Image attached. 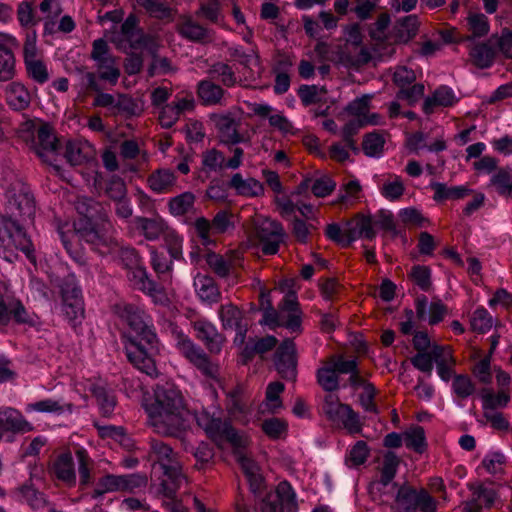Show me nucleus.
Masks as SVG:
<instances>
[{
  "label": "nucleus",
  "mask_w": 512,
  "mask_h": 512,
  "mask_svg": "<svg viewBox=\"0 0 512 512\" xmlns=\"http://www.w3.org/2000/svg\"><path fill=\"white\" fill-rule=\"evenodd\" d=\"M489 187H492L500 196L512 198L511 168H498L490 179Z\"/></svg>",
  "instance_id": "37998d69"
},
{
  "label": "nucleus",
  "mask_w": 512,
  "mask_h": 512,
  "mask_svg": "<svg viewBox=\"0 0 512 512\" xmlns=\"http://www.w3.org/2000/svg\"><path fill=\"white\" fill-rule=\"evenodd\" d=\"M149 423L155 432L165 436H178L186 427L188 410L178 388L166 383L158 385L154 401L146 406Z\"/></svg>",
  "instance_id": "f03ea898"
},
{
  "label": "nucleus",
  "mask_w": 512,
  "mask_h": 512,
  "mask_svg": "<svg viewBox=\"0 0 512 512\" xmlns=\"http://www.w3.org/2000/svg\"><path fill=\"white\" fill-rule=\"evenodd\" d=\"M385 139L378 132L368 133L364 136L362 149L369 157H379L384 150Z\"/></svg>",
  "instance_id": "0e129e2a"
},
{
  "label": "nucleus",
  "mask_w": 512,
  "mask_h": 512,
  "mask_svg": "<svg viewBox=\"0 0 512 512\" xmlns=\"http://www.w3.org/2000/svg\"><path fill=\"white\" fill-rule=\"evenodd\" d=\"M202 170L204 172H217L226 167L227 161L223 152L216 148L207 149L202 152Z\"/></svg>",
  "instance_id": "5fc2aeb1"
},
{
  "label": "nucleus",
  "mask_w": 512,
  "mask_h": 512,
  "mask_svg": "<svg viewBox=\"0 0 512 512\" xmlns=\"http://www.w3.org/2000/svg\"><path fill=\"white\" fill-rule=\"evenodd\" d=\"M115 309L131 330L125 343L128 361L146 375L157 377L158 370L153 356L157 350L158 338L150 317L133 304H119Z\"/></svg>",
  "instance_id": "f257e3e1"
},
{
  "label": "nucleus",
  "mask_w": 512,
  "mask_h": 512,
  "mask_svg": "<svg viewBox=\"0 0 512 512\" xmlns=\"http://www.w3.org/2000/svg\"><path fill=\"white\" fill-rule=\"evenodd\" d=\"M467 27L471 32L468 39L484 37L490 29L488 18L482 13H470L467 17Z\"/></svg>",
  "instance_id": "680f3d73"
},
{
  "label": "nucleus",
  "mask_w": 512,
  "mask_h": 512,
  "mask_svg": "<svg viewBox=\"0 0 512 512\" xmlns=\"http://www.w3.org/2000/svg\"><path fill=\"white\" fill-rule=\"evenodd\" d=\"M98 203L92 199H86L77 203L78 212L83 215L74 223L73 229L58 231L64 248L70 256L77 262L83 261V255L78 247V241L83 240L90 244L94 249H100L107 246L106 238L94 226L92 218L94 217L95 208Z\"/></svg>",
  "instance_id": "7ed1b4c3"
},
{
  "label": "nucleus",
  "mask_w": 512,
  "mask_h": 512,
  "mask_svg": "<svg viewBox=\"0 0 512 512\" xmlns=\"http://www.w3.org/2000/svg\"><path fill=\"white\" fill-rule=\"evenodd\" d=\"M64 156L70 165L80 166L94 158V149L87 141H68Z\"/></svg>",
  "instance_id": "473e14b6"
},
{
  "label": "nucleus",
  "mask_w": 512,
  "mask_h": 512,
  "mask_svg": "<svg viewBox=\"0 0 512 512\" xmlns=\"http://www.w3.org/2000/svg\"><path fill=\"white\" fill-rule=\"evenodd\" d=\"M31 247L30 239L17 221L0 214V256L13 262L17 258V251L29 255Z\"/></svg>",
  "instance_id": "0eeeda50"
},
{
  "label": "nucleus",
  "mask_w": 512,
  "mask_h": 512,
  "mask_svg": "<svg viewBox=\"0 0 512 512\" xmlns=\"http://www.w3.org/2000/svg\"><path fill=\"white\" fill-rule=\"evenodd\" d=\"M96 68L99 72L101 80L108 81L110 84L115 85L120 77V69L116 65L114 57H109L96 62Z\"/></svg>",
  "instance_id": "052dcab7"
},
{
  "label": "nucleus",
  "mask_w": 512,
  "mask_h": 512,
  "mask_svg": "<svg viewBox=\"0 0 512 512\" xmlns=\"http://www.w3.org/2000/svg\"><path fill=\"white\" fill-rule=\"evenodd\" d=\"M346 225L351 244L357 239L372 240L376 236L374 221L370 215L358 213Z\"/></svg>",
  "instance_id": "c85d7f7f"
},
{
  "label": "nucleus",
  "mask_w": 512,
  "mask_h": 512,
  "mask_svg": "<svg viewBox=\"0 0 512 512\" xmlns=\"http://www.w3.org/2000/svg\"><path fill=\"white\" fill-rule=\"evenodd\" d=\"M36 30L25 33L22 57L26 77L38 85H44L50 79V72L43 51L37 45Z\"/></svg>",
  "instance_id": "6e6552de"
},
{
  "label": "nucleus",
  "mask_w": 512,
  "mask_h": 512,
  "mask_svg": "<svg viewBox=\"0 0 512 512\" xmlns=\"http://www.w3.org/2000/svg\"><path fill=\"white\" fill-rule=\"evenodd\" d=\"M25 410L26 412L53 413L59 415L65 410L72 412L73 405L71 403L62 404L59 400L46 398L27 404Z\"/></svg>",
  "instance_id": "49530a36"
},
{
  "label": "nucleus",
  "mask_w": 512,
  "mask_h": 512,
  "mask_svg": "<svg viewBox=\"0 0 512 512\" xmlns=\"http://www.w3.org/2000/svg\"><path fill=\"white\" fill-rule=\"evenodd\" d=\"M34 430V426L23 414L12 407L0 408V441L5 435L27 433Z\"/></svg>",
  "instance_id": "f3484780"
},
{
  "label": "nucleus",
  "mask_w": 512,
  "mask_h": 512,
  "mask_svg": "<svg viewBox=\"0 0 512 512\" xmlns=\"http://www.w3.org/2000/svg\"><path fill=\"white\" fill-rule=\"evenodd\" d=\"M195 336L204 343L211 354H219L225 342V338L220 334L214 324L206 319H197L192 322Z\"/></svg>",
  "instance_id": "aec40b11"
},
{
  "label": "nucleus",
  "mask_w": 512,
  "mask_h": 512,
  "mask_svg": "<svg viewBox=\"0 0 512 512\" xmlns=\"http://www.w3.org/2000/svg\"><path fill=\"white\" fill-rule=\"evenodd\" d=\"M254 235L260 242L263 254L274 255L284 242L285 231L281 223L269 218L257 217L254 220Z\"/></svg>",
  "instance_id": "f8f14e48"
},
{
  "label": "nucleus",
  "mask_w": 512,
  "mask_h": 512,
  "mask_svg": "<svg viewBox=\"0 0 512 512\" xmlns=\"http://www.w3.org/2000/svg\"><path fill=\"white\" fill-rule=\"evenodd\" d=\"M7 211L10 217L21 221L32 220L35 215V202L29 188L17 181L6 192Z\"/></svg>",
  "instance_id": "9b49d317"
},
{
  "label": "nucleus",
  "mask_w": 512,
  "mask_h": 512,
  "mask_svg": "<svg viewBox=\"0 0 512 512\" xmlns=\"http://www.w3.org/2000/svg\"><path fill=\"white\" fill-rule=\"evenodd\" d=\"M7 105L14 111L26 110L31 104V94L24 83L11 81L3 89Z\"/></svg>",
  "instance_id": "a878e982"
},
{
  "label": "nucleus",
  "mask_w": 512,
  "mask_h": 512,
  "mask_svg": "<svg viewBox=\"0 0 512 512\" xmlns=\"http://www.w3.org/2000/svg\"><path fill=\"white\" fill-rule=\"evenodd\" d=\"M451 387L456 397L462 400L471 397L476 392V385L467 374H455Z\"/></svg>",
  "instance_id": "4d7b16f0"
},
{
  "label": "nucleus",
  "mask_w": 512,
  "mask_h": 512,
  "mask_svg": "<svg viewBox=\"0 0 512 512\" xmlns=\"http://www.w3.org/2000/svg\"><path fill=\"white\" fill-rule=\"evenodd\" d=\"M62 311L68 321L75 325L84 317V303L81 290L72 283L66 282L62 286Z\"/></svg>",
  "instance_id": "a211bd4d"
},
{
  "label": "nucleus",
  "mask_w": 512,
  "mask_h": 512,
  "mask_svg": "<svg viewBox=\"0 0 512 512\" xmlns=\"http://www.w3.org/2000/svg\"><path fill=\"white\" fill-rule=\"evenodd\" d=\"M214 123L221 142L225 144H237L243 140L238 132L239 122L230 114L214 113L210 116Z\"/></svg>",
  "instance_id": "5701e85b"
},
{
  "label": "nucleus",
  "mask_w": 512,
  "mask_h": 512,
  "mask_svg": "<svg viewBox=\"0 0 512 512\" xmlns=\"http://www.w3.org/2000/svg\"><path fill=\"white\" fill-rule=\"evenodd\" d=\"M438 501L424 488L404 484L397 490L394 512H437Z\"/></svg>",
  "instance_id": "1a4fd4ad"
},
{
  "label": "nucleus",
  "mask_w": 512,
  "mask_h": 512,
  "mask_svg": "<svg viewBox=\"0 0 512 512\" xmlns=\"http://www.w3.org/2000/svg\"><path fill=\"white\" fill-rule=\"evenodd\" d=\"M208 78L212 81L218 80L224 87H233L237 83V77L233 68L224 62H216L210 65L207 70Z\"/></svg>",
  "instance_id": "a19ab883"
},
{
  "label": "nucleus",
  "mask_w": 512,
  "mask_h": 512,
  "mask_svg": "<svg viewBox=\"0 0 512 512\" xmlns=\"http://www.w3.org/2000/svg\"><path fill=\"white\" fill-rule=\"evenodd\" d=\"M119 492L137 493L146 488L148 478L145 474L133 473L118 475Z\"/></svg>",
  "instance_id": "6e6d98bb"
},
{
  "label": "nucleus",
  "mask_w": 512,
  "mask_h": 512,
  "mask_svg": "<svg viewBox=\"0 0 512 512\" xmlns=\"http://www.w3.org/2000/svg\"><path fill=\"white\" fill-rule=\"evenodd\" d=\"M218 315L224 329L239 330L235 342L239 341L241 344L244 343L246 330H242L240 325L243 319L242 311L236 305L227 303L220 306Z\"/></svg>",
  "instance_id": "2f4dec72"
},
{
  "label": "nucleus",
  "mask_w": 512,
  "mask_h": 512,
  "mask_svg": "<svg viewBox=\"0 0 512 512\" xmlns=\"http://www.w3.org/2000/svg\"><path fill=\"white\" fill-rule=\"evenodd\" d=\"M177 33L192 42H205L210 39L209 30L190 15H181L176 24Z\"/></svg>",
  "instance_id": "cd10ccee"
},
{
  "label": "nucleus",
  "mask_w": 512,
  "mask_h": 512,
  "mask_svg": "<svg viewBox=\"0 0 512 512\" xmlns=\"http://www.w3.org/2000/svg\"><path fill=\"white\" fill-rule=\"evenodd\" d=\"M149 455L153 461L154 470L161 471L158 478L160 486H164L168 495L174 492L177 485L187 482L178 456L169 445L161 440L152 439Z\"/></svg>",
  "instance_id": "39448f33"
},
{
  "label": "nucleus",
  "mask_w": 512,
  "mask_h": 512,
  "mask_svg": "<svg viewBox=\"0 0 512 512\" xmlns=\"http://www.w3.org/2000/svg\"><path fill=\"white\" fill-rule=\"evenodd\" d=\"M138 20L135 15H129L121 25V33L134 49L152 48L155 39L137 28Z\"/></svg>",
  "instance_id": "b1692460"
},
{
  "label": "nucleus",
  "mask_w": 512,
  "mask_h": 512,
  "mask_svg": "<svg viewBox=\"0 0 512 512\" xmlns=\"http://www.w3.org/2000/svg\"><path fill=\"white\" fill-rule=\"evenodd\" d=\"M195 418L198 426L201 427L208 437L218 446L228 442L236 449L235 456L246 478L260 472V468L256 462L242 451V448L247 444V438L240 435L228 421L214 418L206 411L197 413Z\"/></svg>",
  "instance_id": "20e7f679"
},
{
  "label": "nucleus",
  "mask_w": 512,
  "mask_h": 512,
  "mask_svg": "<svg viewBox=\"0 0 512 512\" xmlns=\"http://www.w3.org/2000/svg\"><path fill=\"white\" fill-rule=\"evenodd\" d=\"M97 95L94 98L93 106L94 107H102V108H108L111 107L115 110L119 111H127L128 107L125 105V102H130V100L124 96H119V101L116 102L113 95L103 92H96Z\"/></svg>",
  "instance_id": "69168bd1"
},
{
  "label": "nucleus",
  "mask_w": 512,
  "mask_h": 512,
  "mask_svg": "<svg viewBox=\"0 0 512 512\" xmlns=\"http://www.w3.org/2000/svg\"><path fill=\"white\" fill-rule=\"evenodd\" d=\"M177 176L168 168H159L152 171L147 177V186L156 194H166L173 191Z\"/></svg>",
  "instance_id": "c756f323"
},
{
  "label": "nucleus",
  "mask_w": 512,
  "mask_h": 512,
  "mask_svg": "<svg viewBox=\"0 0 512 512\" xmlns=\"http://www.w3.org/2000/svg\"><path fill=\"white\" fill-rule=\"evenodd\" d=\"M322 409L329 421L348 433L359 434L362 431L363 423L359 414L350 405L341 403L337 395H326Z\"/></svg>",
  "instance_id": "9d476101"
},
{
  "label": "nucleus",
  "mask_w": 512,
  "mask_h": 512,
  "mask_svg": "<svg viewBox=\"0 0 512 512\" xmlns=\"http://www.w3.org/2000/svg\"><path fill=\"white\" fill-rule=\"evenodd\" d=\"M380 192L389 201L399 200L405 192L402 178L396 174H388L380 188Z\"/></svg>",
  "instance_id": "3c124183"
},
{
  "label": "nucleus",
  "mask_w": 512,
  "mask_h": 512,
  "mask_svg": "<svg viewBox=\"0 0 512 512\" xmlns=\"http://www.w3.org/2000/svg\"><path fill=\"white\" fill-rule=\"evenodd\" d=\"M399 464L400 459L394 452L388 451L385 453L380 469V483L383 486H387L394 479Z\"/></svg>",
  "instance_id": "13d9d810"
},
{
  "label": "nucleus",
  "mask_w": 512,
  "mask_h": 512,
  "mask_svg": "<svg viewBox=\"0 0 512 512\" xmlns=\"http://www.w3.org/2000/svg\"><path fill=\"white\" fill-rule=\"evenodd\" d=\"M196 94L205 106H223L226 104L228 92L222 85L211 79H203L197 83Z\"/></svg>",
  "instance_id": "4be33fe9"
},
{
  "label": "nucleus",
  "mask_w": 512,
  "mask_h": 512,
  "mask_svg": "<svg viewBox=\"0 0 512 512\" xmlns=\"http://www.w3.org/2000/svg\"><path fill=\"white\" fill-rule=\"evenodd\" d=\"M419 24V19L416 15H408L400 19L395 27L396 41L408 43L417 35Z\"/></svg>",
  "instance_id": "c03bdc74"
},
{
  "label": "nucleus",
  "mask_w": 512,
  "mask_h": 512,
  "mask_svg": "<svg viewBox=\"0 0 512 512\" xmlns=\"http://www.w3.org/2000/svg\"><path fill=\"white\" fill-rule=\"evenodd\" d=\"M105 194L112 201L120 200L127 196V187L124 180L116 175H112L105 185Z\"/></svg>",
  "instance_id": "774afa93"
},
{
  "label": "nucleus",
  "mask_w": 512,
  "mask_h": 512,
  "mask_svg": "<svg viewBox=\"0 0 512 512\" xmlns=\"http://www.w3.org/2000/svg\"><path fill=\"white\" fill-rule=\"evenodd\" d=\"M430 187L434 191L433 199L436 202L461 200L473 193V190L467 186L449 187L445 183L441 182H432Z\"/></svg>",
  "instance_id": "58836bf2"
},
{
  "label": "nucleus",
  "mask_w": 512,
  "mask_h": 512,
  "mask_svg": "<svg viewBox=\"0 0 512 512\" xmlns=\"http://www.w3.org/2000/svg\"><path fill=\"white\" fill-rule=\"evenodd\" d=\"M119 491V478L118 475L107 474L101 477L92 491V498L97 499L106 493Z\"/></svg>",
  "instance_id": "338daca9"
},
{
  "label": "nucleus",
  "mask_w": 512,
  "mask_h": 512,
  "mask_svg": "<svg viewBox=\"0 0 512 512\" xmlns=\"http://www.w3.org/2000/svg\"><path fill=\"white\" fill-rule=\"evenodd\" d=\"M481 398L483 411H498L508 405L510 393L505 389H500L497 393L484 389Z\"/></svg>",
  "instance_id": "de8ad7c7"
},
{
  "label": "nucleus",
  "mask_w": 512,
  "mask_h": 512,
  "mask_svg": "<svg viewBox=\"0 0 512 512\" xmlns=\"http://www.w3.org/2000/svg\"><path fill=\"white\" fill-rule=\"evenodd\" d=\"M433 357L437 366L440 378L448 382L454 376L456 359L452 354L450 346L433 345Z\"/></svg>",
  "instance_id": "72a5a7b5"
},
{
  "label": "nucleus",
  "mask_w": 512,
  "mask_h": 512,
  "mask_svg": "<svg viewBox=\"0 0 512 512\" xmlns=\"http://www.w3.org/2000/svg\"><path fill=\"white\" fill-rule=\"evenodd\" d=\"M317 383L327 392H333L339 388V377L334 366L328 360L322 362V366L316 372Z\"/></svg>",
  "instance_id": "a18cd8bd"
},
{
  "label": "nucleus",
  "mask_w": 512,
  "mask_h": 512,
  "mask_svg": "<svg viewBox=\"0 0 512 512\" xmlns=\"http://www.w3.org/2000/svg\"><path fill=\"white\" fill-rule=\"evenodd\" d=\"M195 200V195L189 191L172 197L168 202L169 212L174 216H183L194 208Z\"/></svg>",
  "instance_id": "603ef678"
},
{
  "label": "nucleus",
  "mask_w": 512,
  "mask_h": 512,
  "mask_svg": "<svg viewBox=\"0 0 512 512\" xmlns=\"http://www.w3.org/2000/svg\"><path fill=\"white\" fill-rule=\"evenodd\" d=\"M58 149V139L53 128L47 124H41L34 138V150L36 154L46 160V158L54 154Z\"/></svg>",
  "instance_id": "bb28decb"
},
{
  "label": "nucleus",
  "mask_w": 512,
  "mask_h": 512,
  "mask_svg": "<svg viewBox=\"0 0 512 512\" xmlns=\"http://www.w3.org/2000/svg\"><path fill=\"white\" fill-rule=\"evenodd\" d=\"M171 335L179 353L204 377L217 379L220 374V366L191 338L176 325H171Z\"/></svg>",
  "instance_id": "423d86ee"
},
{
  "label": "nucleus",
  "mask_w": 512,
  "mask_h": 512,
  "mask_svg": "<svg viewBox=\"0 0 512 512\" xmlns=\"http://www.w3.org/2000/svg\"><path fill=\"white\" fill-rule=\"evenodd\" d=\"M454 91L448 86L436 88L423 102V112L427 115L434 113L439 107H451L457 102Z\"/></svg>",
  "instance_id": "c9c22d12"
},
{
  "label": "nucleus",
  "mask_w": 512,
  "mask_h": 512,
  "mask_svg": "<svg viewBox=\"0 0 512 512\" xmlns=\"http://www.w3.org/2000/svg\"><path fill=\"white\" fill-rule=\"evenodd\" d=\"M492 324V316L484 307L477 308L470 317L471 330L476 333L484 334L488 332Z\"/></svg>",
  "instance_id": "e2e57ef3"
},
{
  "label": "nucleus",
  "mask_w": 512,
  "mask_h": 512,
  "mask_svg": "<svg viewBox=\"0 0 512 512\" xmlns=\"http://www.w3.org/2000/svg\"><path fill=\"white\" fill-rule=\"evenodd\" d=\"M128 277L137 289L147 293L148 295L156 298L157 295L162 294L161 289L157 287L155 282L149 279L145 268L136 267L132 269L129 272Z\"/></svg>",
  "instance_id": "79ce46f5"
},
{
  "label": "nucleus",
  "mask_w": 512,
  "mask_h": 512,
  "mask_svg": "<svg viewBox=\"0 0 512 512\" xmlns=\"http://www.w3.org/2000/svg\"><path fill=\"white\" fill-rule=\"evenodd\" d=\"M75 454L78 460L79 484L84 488L92 483L93 477L91 472L94 462L83 448L77 449Z\"/></svg>",
  "instance_id": "864d4df0"
},
{
  "label": "nucleus",
  "mask_w": 512,
  "mask_h": 512,
  "mask_svg": "<svg viewBox=\"0 0 512 512\" xmlns=\"http://www.w3.org/2000/svg\"><path fill=\"white\" fill-rule=\"evenodd\" d=\"M13 319L17 324L33 325V319L29 316L22 302L15 298H0V328L8 326Z\"/></svg>",
  "instance_id": "412c9836"
},
{
  "label": "nucleus",
  "mask_w": 512,
  "mask_h": 512,
  "mask_svg": "<svg viewBox=\"0 0 512 512\" xmlns=\"http://www.w3.org/2000/svg\"><path fill=\"white\" fill-rule=\"evenodd\" d=\"M281 313H286V321L283 326L292 332H301L302 324V311L298 302L297 294L294 291H289L283 297L279 304Z\"/></svg>",
  "instance_id": "393cba45"
},
{
  "label": "nucleus",
  "mask_w": 512,
  "mask_h": 512,
  "mask_svg": "<svg viewBox=\"0 0 512 512\" xmlns=\"http://www.w3.org/2000/svg\"><path fill=\"white\" fill-rule=\"evenodd\" d=\"M230 187L239 195L257 197L263 194L264 188L261 182L254 178L244 179L240 173H236L230 180Z\"/></svg>",
  "instance_id": "ea45409f"
},
{
  "label": "nucleus",
  "mask_w": 512,
  "mask_h": 512,
  "mask_svg": "<svg viewBox=\"0 0 512 512\" xmlns=\"http://www.w3.org/2000/svg\"><path fill=\"white\" fill-rule=\"evenodd\" d=\"M133 221L141 235L149 241L158 240L160 237H163L169 229L165 220L160 216L152 218L138 216L135 217Z\"/></svg>",
  "instance_id": "7c9ffc66"
},
{
  "label": "nucleus",
  "mask_w": 512,
  "mask_h": 512,
  "mask_svg": "<svg viewBox=\"0 0 512 512\" xmlns=\"http://www.w3.org/2000/svg\"><path fill=\"white\" fill-rule=\"evenodd\" d=\"M137 7L143 9L151 18L165 24L174 21L176 10L160 0H135Z\"/></svg>",
  "instance_id": "e433bc0d"
},
{
  "label": "nucleus",
  "mask_w": 512,
  "mask_h": 512,
  "mask_svg": "<svg viewBox=\"0 0 512 512\" xmlns=\"http://www.w3.org/2000/svg\"><path fill=\"white\" fill-rule=\"evenodd\" d=\"M416 73L406 66H397L393 72L392 81L398 88L396 97L406 101L409 105L418 102L424 95L425 87L416 83Z\"/></svg>",
  "instance_id": "ddd939ff"
},
{
  "label": "nucleus",
  "mask_w": 512,
  "mask_h": 512,
  "mask_svg": "<svg viewBox=\"0 0 512 512\" xmlns=\"http://www.w3.org/2000/svg\"><path fill=\"white\" fill-rule=\"evenodd\" d=\"M51 472L53 476L71 487L76 483V473L74 469V461L70 452L62 453L53 461Z\"/></svg>",
  "instance_id": "f704fd0d"
},
{
  "label": "nucleus",
  "mask_w": 512,
  "mask_h": 512,
  "mask_svg": "<svg viewBox=\"0 0 512 512\" xmlns=\"http://www.w3.org/2000/svg\"><path fill=\"white\" fill-rule=\"evenodd\" d=\"M296 506L295 493L291 485L286 482H280L275 491L268 492L262 499L261 512H283L286 508L293 509Z\"/></svg>",
  "instance_id": "dca6fc26"
},
{
  "label": "nucleus",
  "mask_w": 512,
  "mask_h": 512,
  "mask_svg": "<svg viewBox=\"0 0 512 512\" xmlns=\"http://www.w3.org/2000/svg\"><path fill=\"white\" fill-rule=\"evenodd\" d=\"M284 391V384L278 381L271 382L266 389V396L264 410H267L271 413H276L280 408H282V400L280 398L281 393Z\"/></svg>",
  "instance_id": "bf43d9fd"
},
{
  "label": "nucleus",
  "mask_w": 512,
  "mask_h": 512,
  "mask_svg": "<svg viewBox=\"0 0 512 512\" xmlns=\"http://www.w3.org/2000/svg\"><path fill=\"white\" fill-rule=\"evenodd\" d=\"M469 55L476 67L484 69L493 64L495 51L488 43H479L470 49Z\"/></svg>",
  "instance_id": "09e8293b"
},
{
  "label": "nucleus",
  "mask_w": 512,
  "mask_h": 512,
  "mask_svg": "<svg viewBox=\"0 0 512 512\" xmlns=\"http://www.w3.org/2000/svg\"><path fill=\"white\" fill-rule=\"evenodd\" d=\"M403 439L406 447L419 454L427 449L425 430L420 425H414L403 433Z\"/></svg>",
  "instance_id": "8fccbe9b"
},
{
  "label": "nucleus",
  "mask_w": 512,
  "mask_h": 512,
  "mask_svg": "<svg viewBox=\"0 0 512 512\" xmlns=\"http://www.w3.org/2000/svg\"><path fill=\"white\" fill-rule=\"evenodd\" d=\"M274 366L283 379L296 380L297 354L293 340L286 339L277 347L274 354Z\"/></svg>",
  "instance_id": "2eb2a0df"
},
{
  "label": "nucleus",
  "mask_w": 512,
  "mask_h": 512,
  "mask_svg": "<svg viewBox=\"0 0 512 512\" xmlns=\"http://www.w3.org/2000/svg\"><path fill=\"white\" fill-rule=\"evenodd\" d=\"M194 286L199 298L209 304L218 303L221 300L220 289L215 280L208 275H197Z\"/></svg>",
  "instance_id": "4c0bfd02"
},
{
  "label": "nucleus",
  "mask_w": 512,
  "mask_h": 512,
  "mask_svg": "<svg viewBox=\"0 0 512 512\" xmlns=\"http://www.w3.org/2000/svg\"><path fill=\"white\" fill-rule=\"evenodd\" d=\"M471 498L463 503V512H482L483 508L490 509L499 502V491L491 481L478 482L468 485Z\"/></svg>",
  "instance_id": "4468645a"
},
{
  "label": "nucleus",
  "mask_w": 512,
  "mask_h": 512,
  "mask_svg": "<svg viewBox=\"0 0 512 512\" xmlns=\"http://www.w3.org/2000/svg\"><path fill=\"white\" fill-rule=\"evenodd\" d=\"M206 263L212 272L220 278H227L231 275L237 277V268L242 266V254L231 251L226 255L214 252L206 255Z\"/></svg>",
  "instance_id": "6ab92c4d"
}]
</instances>
